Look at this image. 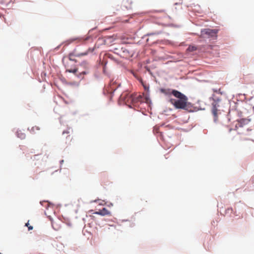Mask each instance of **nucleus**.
<instances>
[{
	"instance_id": "nucleus-1",
	"label": "nucleus",
	"mask_w": 254,
	"mask_h": 254,
	"mask_svg": "<svg viewBox=\"0 0 254 254\" xmlns=\"http://www.w3.org/2000/svg\"><path fill=\"white\" fill-rule=\"evenodd\" d=\"M172 95L177 99H170V103L176 109H186L188 106V97L178 90H174Z\"/></svg>"
},
{
	"instance_id": "nucleus-2",
	"label": "nucleus",
	"mask_w": 254,
	"mask_h": 254,
	"mask_svg": "<svg viewBox=\"0 0 254 254\" xmlns=\"http://www.w3.org/2000/svg\"><path fill=\"white\" fill-rule=\"evenodd\" d=\"M249 121L247 119H241L239 121H237L235 123V129L230 128L229 132L234 131L238 134L247 135L249 133V129L247 125L249 123Z\"/></svg>"
},
{
	"instance_id": "nucleus-3",
	"label": "nucleus",
	"mask_w": 254,
	"mask_h": 254,
	"mask_svg": "<svg viewBox=\"0 0 254 254\" xmlns=\"http://www.w3.org/2000/svg\"><path fill=\"white\" fill-rule=\"evenodd\" d=\"M120 98L121 99L124 100L126 102L134 104L140 102L142 97L141 95L136 96V95L129 94L126 93L121 94Z\"/></svg>"
},
{
	"instance_id": "nucleus-4",
	"label": "nucleus",
	"mask_w": 254,
	"mask_h": 254,
	"mask_svg": "<svg viewBox=\"0 0 254 254\" xmlns=\"http://www.w3.org/2000/svg\"><path fill=\"white\" fill-rule=\"evenodd\" d=\"M220 100L218 98L215 99L213 100V102L212 103V114L214 116V121L216 122L217 120V116L219 112V107H220Z\"/></svg>"
},
{
	"instance_id": "nucleus-5",
	"label": "nucleus",
	"mask_w": 254,
	"mask_h": 254,
	"mask_svg": "<svg viewBox=\"0 0 254 254\" xmlns=\"http://www.w3.org/2000/svg\"><path fill=\"white\" fill-rule=\"evenodd\" d=\"M217 32L216 29H204L201 30V36L204 38L216 37Z\"/></svg>"
},
{
	"instance_id": "nucleus-6",
	"label": "nucleus",
	"mask_w": 254,
	"mask_h": 254,
	"mask_svg": "<svg viewBox=\"0 0 254 254\" xmlns=\"http://www.w3.org/2000/svg\"><path fill=\"white\" fill-rule=\"evenodd\" d=\"M63 62L67 72L75 73L77 71V68L75 67V64H71L69 60L63 59Z\"/></svg>"
},
{
	"instance_id": "nucleus-7",
	"label": "nucleus",
	"mask_w": 254,
	"mask_h": 254,
	"mask_svg": "<svg viewBox=\"0 0 254 254\" xmlns=\"http://www.w3.org/2000/svg\"><path fill=\"white\" fill-rule=\"evenodd\" d=\"M118 85H117L115 84V82L114 81H111L109 85L106 87V90L109 93H112L114 92L118 88Z\"/></svg>"
},
{
	"instance_id": "nucleus-8",
	"label": "nucleus",
	"mask_w": 254,
	"mask_h": 254,
	"mask_svg": "<svg viewBox=\"0 0 254 254\" xmlns=\"http://www.w3.org/2000/svg\"><path fill=\"white\" fill-rule=\"evenodd\" d=\"M175 90L174 89H161L160 90L161 93L166 95H172L173 91Z\"/></svg>"
},
{
	"instance_id": "nucleus-9",
	"label": "nucleus",
	"mask_w": 254,
	"mask_h": 254,
	"mask_svg": "<svg viewBox=\"0 0 254 254\" xmlns=\"http://www.w3.org/2000/svg\"><path fill=\"white\" fill-rule=\"evenodd\" d=\"M94 213L101 215H105L108 214L109 212L107 209L104 208L102 210H99V211L95 212Z\"/></svg>"
},
{
	"instance_id": "nucleus-10",
	"label": "nucleus",
	"mask_w": 254,
	"mask_h": 254,
	"mask_svg": "<svg viewBox=\"0 0 254 254\" xmlns=\"http://www.w3.org/2000/svg\"><path fill=\"white\" fill-rule=\"evenodd\" d=\"M94 51V48H89L87 51L84 53H81L76 55V57H80L81 56H86L89 53H92Z\"/></svg>"
},
{
	"instance_id": "nucleus-11",
	"label": "nucleus",
	"mask_w": 254,
	"mask_h": 254,
	"mask_svg": "<svg viewBox=\"0 0 254 254\" xmlns=\"http://www.w3.org/2000/svg\"><path fill=\"white\" fill-rule=\"evenodd\" d=\"M89 73V69H85V70L80 72L78 75L77 76L79 78H83V75L87 74Z\"/></svg>"
},
{
	"instance_id": "nucleus-12",
	"label": "nucleus",
	"mask_w": 254,
	"mask_h": 254,
	"mask_svg": "<svg viewBox=\"0 0 254 254\" xmlns=\"http://www.w3.org/2000/svg\"><path fill=\"white\" fill-rule=\"evenodd\" d=\"M140 82H141L142 85L143 86L144 90L147 92L149 91V85L148 84L144 83L141 79H140Z\"/></svg>"
},
{
	"instance_id": "nucleus-13",
	"label": "nucleus",
	"mask_w": 254,
	"mask_h": 254,
	"mask_svg": "<svg viewBox=\"0 0 254 254\" xmlns=\"http://www.w3.org/2000/svg\"><path fill=\"white\" fill-rule=\"evenodd\" d=\"M80 65L82 66L85 70L89 69V64L86 61L82 62L81 63Z\"/></svg>"
},
{
	"instance_id": "nucleus-14",
	"label": "nucleus",
	"mask_w": 254,
	"mask_h": 254,
	"mask_svg": "<svg viewBox=\"0 0 254 254\" xmlns=\"http://www.w3.org/2000/svg\"><path fill=\"white\" fill-rule=\"evenodd\" d=\"M17 136L21 139H24L25 138L26 135L25 133L21 132V131H17Z\"/></svg>"
},
{
	"instance_id": "nucleus-15",
	"label": "nucleus",
	"mask_w": 254,
	"mask_h": 254,
	"mask_svg": "<svg viewBox=\"0 0 254 254\" xmlns=\"http://www.w3.org/2000/svg\"><path fill=\"white\" fill-rule=\"evenodd\" d=\"M196 50V47L194 46H190L187 49V51L189 52H193Z\"/></svg>"
},
{
	"instance_id": "nucleus-16",
	"label": "nucleus",
	"mask_w": 254,
	"mask_h": 254,
	"mask_svg": "<svg viewBox=\"0 0 254 254\" xmlns=\"http://www.w3.org/2000/svg\"><path fill=\"white\" fill-rule=\"evenodd\" d=\"M40 130V127L37 126L33 127L31 129V131L32 133H35L36 131Z\"/></svg>"
},
{
	"instance_id": "nucleus-17",
	"label": "nucleus",
	"mask_w": 254,
	"mask_h": 254,
	"mask_svg": "<svg viewBox=\"0 0 254 254\" xmlns=\"http://www.w3.org/2000/svg\"><path fill=\"white\" fill-rule=\"evenodd\" d=\"M73 55L72 54H70L68 57L64 58L63 59H67L70 61V63H72L73 61L75 62L74 60L72 59V56Z\"/></svg>"
},
{
	"instance_id": "nucleus-18",
	"label": "nucleus",
	"mask_w": 254,
	"mask_h": 254,
	"mask_svg": "<svg viewBox=\"0 0 254 254\" xmlns=\"http://www.w3.org/2000/svg\"><path fill=\"white\" fill-rule=\"evenodd\" d=\"M28 224H29L28 223L26 224V225L28 227V230H32L33 229V227L31 226H28Z\"/></svg>"
},
{
	"instance_id": "nucleus-19",
	"label": "nucleus",
	"mask_w": 254,
	"mask_h": 254,
	"mask_svg": "<svg viewBox=\"0 0 254 254\" xmlns=\"http://www.w3.org/2000/svg\"><path fill=\"white\" fill-rule=\"evenodd\" d=\"M0 254H1V253H0Z\"/></svg>"
}]
</instances>
